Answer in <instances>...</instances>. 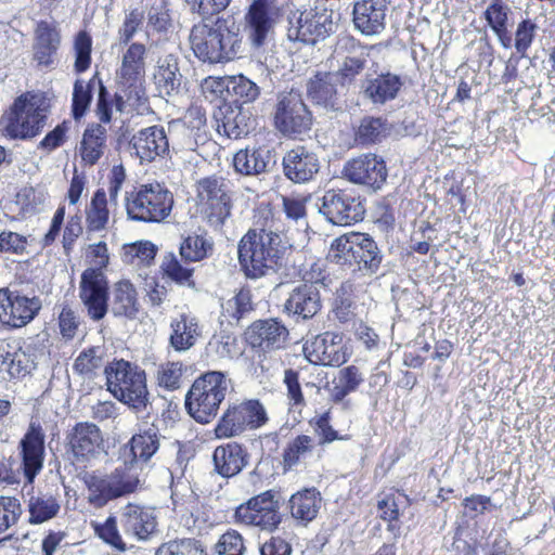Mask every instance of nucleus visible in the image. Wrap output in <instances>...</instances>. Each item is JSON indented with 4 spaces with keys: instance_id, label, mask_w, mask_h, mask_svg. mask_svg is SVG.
Segmentation results:
<instances>
[{
    "instance_id": "obj_8",
    "label": "nucleus",
    "mask_w": 555,
    "mask_h": 555,
    "mask_svg": "<svg viewBox=\"0 0 555 555\" xmlns=\"http://www.w3.org/2000/svg\"><path fill=\"white\" fill-rule=\"evenodd\" d=\"M126 212L129 219L141 222H160L171 212L173 195L159 183L143 184L127 193Z\"/></svg>"
},
{
    "instance_id": "obj_34",
    "label": "nucleus",
    "mask_w": 555,
    "mask_h": 555,
    "mask_svg": "<svg viewBox=\"0 0 555 555\" xmlns=\"http://www.w3.org/2000/svg\"><path fill=\"white\" fill-rule=\"evenodd\" d=\"M33 367L30 357L17 341H0V373L10 378L26 376Z\"/></svg>"
},
{
    "instance_id": "obj_59",
    "label": "nucleus",
    "mask_w": 555,
    "mask_h": 555,
    "mask_svg": "<svg viewBox=\"0 0 555 555\" xmlns=\"http://www.w3.org/2000/svg\"><path fill=\"white\" fill-rule=\"evenodd\" d=\"M28 236L3 230L0 232V251L4 254L24 255L27 253Z\"/></svg>"
},
{
    "instance_id": "obj_18",
    "label": "nucleus",
    "mask_w": 555,
    "mask_h": 555,
    "mask_svg": "<svg viewBox=\"0 0 555 555\" xmlns=\"http://www.w3.org/2000/svg\"><path fill=\"white\" fill-rule=\"evenodd\" d=\"M282 17L276 0H254L245 15V30L255 47H261Z\"/></svg>"
},
{
    "instance_id": "obj_23",
    "label": "nucleus",
    "mask_w": 555,
    "mask_h": 555,
    "mask_svg": "<svg viewBox=\"0 0 555 555\" xmlns=\"http://www.w3.org/2000/svg\"><path fill=\"white\" fill-rule=\"evenodd\" d=\"M22 467L26 483L24 489L31 486L36 476L41 472L44 460V434L39 424L30 423L27 433L20 442Z\"/></svg>"
},
{
    "instance_id": "obj_26",
    "label": "nucleus",
    "mask_w": 555,
    "mask_h": 555,
    "mask_svg": "<svg viewBox=\"0 0 555 555\" xmlns=\"http://www.w3.org/2000/svg\"><path fill=\"white\" fill-rule=\"evenodd\" d=\"M69 447L79 462H89L101 454L103 437L100 428L92 423H78L68 435Z\"/></svg>"
},
{
    "instance_id": "obj_42",
    "label": "nucleus",
    "mask_w": 555,
    "mask_h": 555,
    "mask_svg": "<svg viewBox=\"0 0 555 555\" xmlns=\"http://www.w3.org/2000/svg\"><path fill=\"white\" fill-rule=\"evenodd\" d=\"M29 487L30 490H33V487ZM25 495L28 496L26 503L30 524L38 525L46 522L54 518L61 509L59 499L51 493H34L33 491H28Z\"/></svg>"
},
{
    "instance_id": "obj_46",
    "label": "nucleus",
    "mask_w": 555,
    "mask_h": 555,
    "mask_svg": "<svg viewBox=\"0 0 555 555\" xmlns=\"http://www.w3.org/2000/svg\"><path fill=\"white\" fill-rule=\"evenodd\" d=\"M107 204L106 192L103 189L96 190L90 204L86 208V224L88 231L98 232L106 228L109 220Z\"/></svg>"
},
{
    "instance_id": "obj_41",
    "label": "nucleus",
    "mask_w": 555,
    "mask_h": 555,
    "mask_svg": "<svg viewBox=\"0 0 555 555\" xmlns=\"http://www.w3.org/2000/svg\"><path fill=\"white\" fill-rule=\"evenodd\" d=\"M335 59L337 69L331 72L339 81L341 88L350 86L366 67L367 54L361 49L353 50L349 54L336 51Z\"/></svg>"
},
{
    "instance_id": "obj_28",
    "label": "nucleus",
    "mask_w": 555,
    "mask_h": 555,
    "mask_svg": "<svg viewBox=\"0 0 555 555\" xmlns=\"http://www.w3.org/2000/svg\"><path fill=\"white\" fill-rule=\"evenodd\" d=\"M130 144L141 162H153L169 153L168 133L163 127L152 126L141 129L133 134Z\"/></svg>"
},
{
    "instance_id": "obj_19",
    "label": "nucleus",
    "mask_w": 555,
    "mask_h": 555,
    "mask_svg": "<svg viewBox=\"0 0 555 555\" xmlns=\"http://www.w3.org/2000/svg\"><path fill=\"white\" fill-rule=\"evenodd\" d=\"M319 211L334 225H350L361 221L365 208L361 201L343 191L328 190L322 196Z\"/></svg>"
},
{
    "instance_id": "obj_32",
    "label": "nucleus",
    "mask_w": 555,
    "mask_h": 555,
    "mask_svg": "<svg viewBox=\"0 0 555 555\" xmlns=\"http://www.w3.org/2000/svg\"><path fill=\"white\" fill-rule=\"evenodd\" d=\"M61 44V35L56 25L41 21L37 24L34 34V60L40 66H50L54 63Z\"/></svg>"
},
{
    "instance_id": "obj_3",
    "label": "nucleus",
    "mask_w": 555,
    "mask_h": 555,
    "mask_svg": "<svg viewBox=\"0 0 555 555\" xmlns=\"http://www.w3.org/2000/svg\"><path fill=\"white\" fill-rule=\"evenodd\" d=\"M147 49L141 42L128 44L122 53L117 70L118 91L115 93V108L140 111L145 107L147 98L143 81L146 70Z\"/></svg>"
},
{
    "instance_id": "obj_11",
    "label": "nucleus",
    "mask_w": 555,
    "mask_h": 555,
    "mask_svg": "<svg viewBox=\"0 0 555 555\" xmlns=\"http://www.w3.org/2000/svg\"><path fill=\"white\" fill-rule=\"evenodd\" d=\"M268 421L267 410L259 400L250 399L232 403L219 418L215 435L219 439L237 437L245 431L262 427Z\"/></svg>"
},
{
    "instance_id": "obj_16",
    "label": "nucleus",
    "mask_w": 555,
    "mask_h": 555,
    "mask_svg": "<svg viewBox=\"0 0 555 555\" xmlns=\"http://www.w3.org/2000/svg\"><path fill=\"white\" fill-rule=\"evenodd\" d=\"M79 298L92 321H101L108 311V281L100 269H86L79 282Z\"/></svg>"
},
{
    "instance_id": "obj_1",
    "label": "nucleus",
    "mask_w": 555,
    "mask_h": 555,
    "mask_svg": "<svg viewBox=\"0 0 555 555\" xmlns=\"http://www.w3.org/2000/svg\"><path fill=\"white\" fill-rule=\"evenodd\" d=\"M194 55L204 63H227L243 52V37L231 18L217 17L194 24L189 36Z\"/></svg>"
},
{
    "instance_id": "obj_52",
    "label": "nucleus",
    "mask_w": 555,
    "mask_h": 555,
    "mask_svg": "<svg viewBox=\"0 0 555 555\" xmlns=\"http://www.w3.org/2000/svg\"><path fill=\"white\" fill-rule=\"evenodd\" d=\"M386 124L382 118L364 117L354 133V140L361 145L377 143L385 137Z\"/></svg>"
},
{
    "instance_id": "obj_55",
    "label": "nucleus",
    "mask_w": 555,
    "mask_h": 555,
    "mask_svg": "<svg viewBox=\"0 0 555 555\" xmlns=\"http://www.w3.org/2000/svg\"><path fill=\"white\" fill-rule=\"evenodd\" d=\"M155 555H206L199 541L180 539L160 545Z\"/></svg>"
},
{
    "instance_id": "obj_48",
    "label": "nucleus",
    "mask_w": 555,
    "mask_h": 555,
    "mask_svg": "<svg viewBox=\"0 0 555 555\" xmlns=\"http://www.w3.org/2000/svg\"><path fill=\"white\" fill-rule=\"evenodd\" d=\"M104 347L92 346L83 349L75 359L73 369L79 375L92 378L104 364Z\"/></svg>"
},
{
    "instance_id": "obj_20",
    "label": "nucleus",
    "mask_w": 555,
    "mask_h": 555,
    "mask_svg": "<svg viewBox=\"0 0 555 555\" xmlns=\"http://www.w3.org/2000/svg\"><path fill=\"white\" fill-rule=\"evenodd\" d=\"M249 346L259 354L283 349L288 340L286 325L276 318L257 320L245 332Z\"/></svg>"
},
{
    "instance_id": "obj_49",
    "label": "nucleus",
    "mask_w": 555,
    "mask_h": 555,
    "mask_svg": "<svg viewBox=\"0 0 555 555\" xmlns=\"http://www.w3.org/2000/svg\"><path fill=\"white\" fill-rule=\"evenodd\" d=\"M212 241L203 234H191L180 244V255L186 261H201L212 250Z\"/></svg>"
},
{
    "instance_id": "obj_45",
    "label": "nucleus",
    "mask_w": 555,
    "mask_h": 555,
    "mask_svg": "<svg viewBox=\"0 0 555 555\" xmlns=\"http://www.w3.org/2000/svg\"><path fill=\"white\" fill-rule=\"evenodd\" d=\"M221 124L218 125V131L221 129L228 138L238 139L248 134L250 130L249 116L240 107L225 105L220 109Z\"/></svg>"
},
{
    "instance_id": "obj_29",
    "label": "nucleus",
    "mask_w": 555,
    "mask_h": 555,
    "mask_svg": "<svg viewBox=\"0 0 555 555\" xmlns=\"http://www.w3.org/2000/svg\"><path fill=\"white\" fill-rule=\"evenodd\" d=\"M387 0H359L353 4L354 27L365 36L380 34L385 29Z\"/></svg>"
},
{
    "instance_id": "obj_62",
    "label": "nucleus",
    "mask_w": 555,
    "mask_h": 555,
    "mask_svg": "<svg viewBox=\"0 0 555 555\" xmlns=\"http://www.w3.org/2000/svg\"><path fill=\"white\" fill-rule=\"evenodd\" d=\"M283 383L286 386V396L292 409H301L305 404V397L299 384L298 373L292 369L284 371Z\"/></svg>"
},
{
    "instance_id": "obj_10",
    "label": "nucleus",
    "mask_w": 555,
    "mask_h": 555,
    "mask_svg": "<svg viewBox=\"0 0 555 555\" xmlns=\"http://www.w3.org/2000/svg\"><path fill=\"white\" fill-rule=\"evenodd\" d=\"M50 104L43 93L27 92L18 96L9 116L7 131L13 138L37 135L46 125Z\"/></svg>"
},
{
    "instance_id": "obj_9",
    "label": "nucleus",
    "mask_w": 555,
    "mask_h": 555,
    "mask_svg": "<svg viewBox=\"0 0 555 555\" xmlns=\"http://www.w3.org/2000/svg\"><path fill=\"white\" fill-rule=\"evenodd\" d=\"M196 198L204 220L212 229L221 230L233 208L229 181L216 175L199 179L196 182Z\"/></svg>"
},
{
    "instance_id": "obj_40",
    "label": "nucleus",
    "mask_w": 555,
    "mask_h": 555,
    "mask_svg": "<svg viewBox=\"0 0 555 555\" xmlns=\"http://www.w3.org/2000/svg\"><path fill=\"white\" fill-rule=\"evenodd\" d=\"M321 502V494L315 488L298 491L288 501L291 515L300 524L307 525L317 517Z\"/></svg>"
},
{
    "instance_id": "obj_27",
    "label": "nucleus",
    "mask_w": 555,
    "mask_h": 555,
    "mask_svg": "<svg viewBox=\"0 0 555 555\" xmlns=\"http://www.w3.org/2000/svg\"><path fill=\"white\" fill-rule=\"evenodd\" d=\"M120 524L127 535L143 541L156 532L157 516L154 508L128 504L121 511Z\"/></svg>"
},
{
    "instance_id": "obj_7",
    "label": "nucleus",
    "mask_w": 555,
    "mask_h": 555,
    "mask_svg": "<svg viewBox=\"0 0 555 555\" xmlns=\"http://www.w3.org/2000/svg\"><path fill=\"white\" fill-rule=\"evenodd\" d=\"M88 502L99 508L109 501L133 493L140 486L138 467L127 461L109 474L93 473L85 477Z\"/></svg>"
},
{
    "instance_id": "obj_21",
    "label": "nucleus",
    "mask_w": 555,
    "mask_h": 555,
    "mask_svg": "<svg viewBox=\"0 0 555 555\" xmlns=\"http://www.w3.org/2000/svg\"><path fill=\"white\" fill-rule=\"evenodd\" d=\"M304 353L312 364L339 366L348 359L343 335L325 332L313 337L304 345Z\"/></svg>"
},
{
    "instance_id": "obj_25",
    "label": "nucleus",
    "mask_w": 555,
    "mask_h": 555,
    "mask_svg": "<svg viewBox=\"0 0 555 555\" xmlns=\"http://www.w3.org/2000/svg\"><path fill=\"white\" fill-rule=\"evenodd\" d=\"M284 176L294 183H307L320 171L318 155L305 146H296L285 153L282 159Z\"/></svg>"
},
{
    "instance_id": "obj_30",
    "label": "nucleus",
    "mask_w": 555,
    "mask_h": 555,
    "mask_svg": "<svg viewBox=\"0 0 555 555\" xmlns=\"http://www.w3.org/2000/svg\"><path fill=\"white\" fill-rule=\"evenodd\" d=\"M339 81L331 72H318L307 83L310 101L327 112L343 109V102L337 90Z\"/></svg>"
},
{
    "instance_id": "obj_4",
    "label": "nucleus",
    "mask_w": 555,
    "mask_h": 555,
    "mask_svg": "<svg viewBox=\"0 0 555 555\" xmlns=\"http://www.w3.org/2000/svg\"><path fill=\"white\" fill-rule=\"evenodd\" d=\"M328 259L352 271L375 273L382 262V253L376 242L366 233L349 232L335 238Z\"/></svg>"
},
{
    "instance_id": "obj_43",
    "label": "nucleus",
    "mask_w": 555,
    "mask_h": 555,
    "mask_svg": "<svg viewBox=\"0 0 555 555\" xmlns=\"http://www.w3.org/2000/svg\"><path fill=\"white\" fill-rule=\"evenodd\" d=\"M511 8L503 0H492L486 9L483 16L487 24L498 37L499 42L505 49L512 47V37L508 33V20Z\"/></svg>"
},
{
    "instance_id": "obj_64",
    "label": "nucleus",
    "mask_w": 555,
    "mask_h": 555,
    "mask_svg": "<svg viewBox=\"0 0 555 555\" xmlns=\"http://www.w3.org/2000/svg\"><path fill=\"white\" fill-rule=\"evenodd\" d=\"M216 548L220 555H243L245 552L243 537L235 530H229L220 537Z\"/></svg>"
},
{
    "instance_id": "obj_47",
    "label": "nucleus",
    "mask_w": 555,
    "mask_h": 555,
    "mask_svg": "<svg viewBox=\"0 0 555 555\" xmlns=\"http://www.w3.org/2000/svg\"><path fill=\"white\" fill-rule=\"evenodd\" d=\"M363 374L356 365H349L338 372L337 379L333 383L331 397L334 402L343 401L349 393L354 392L363 383Z\"/></svg>"
},
{
    "instance_id": "obj_17",
    "label": "nucleus",
    "mask_w": 555,
    "mask_h": 555,
    "mask_svg": "<svg viewBox=\"0 0 555 555\" xmlns=\"http://www.w3.org/2000/svg\"><path fill=\"white\" fill-rule=\"evenodd\" d=\"M42 307L37 296L28 297L18 291L0 288V324L21 328L30 323Z\"/></svg>"
},
{
    "instance_id": "obj_37",
    "label": "nucleus",
    "mask_w": 555,
    "mask_h": 555,
    "mask_svg": "<svg viewBox=\"0 0 555 555\" xmlns=\"http://www.w3.org/2000/svg\"><path fill=\"white\" fill-rule=\"evenodd\" d=\"M181 79L178 56L171 53L160 56L154 72V82L159 93L164 95L177 93L181 86Z\"/></svg>"
},
{
    "instance_id": "obj_61",
    "label": "nucleus",
    "mask_w": 555,
    "mask_h": 555,
    "mask_svg": "<svg viewBox=\"0 0 555 555\" xmlns=\"http://www.w3.org/2000/svg\"><path fill=\"white\" fill-rule=\"evenodd\" d=\"M20 501L11 496H0V533L15 525L21 515Z\"/></svg>"
},
{
    "instance_id": "obj_38",
    "label": "nucleus",
    "mask_w": 555,
    "mask_h": 555,
    "mask_svg": "<svg viewBox=\"0 0 555 555\" xmlns=\"http://www.w3.org/2000/svg\"><path fill=\"white\" fill-rule=\"evenodd\" d=\"M106 129L102 125L95 124L86 128L78 147L83 165L93 166L100 160L106 150Z\"/></svg>"
},
{
    "instance_id": "obj_15",
    "label": "nucleus",
    "mask_w": 555,
    "mask_h": 555,
    "mask_svg": "<svg viewBox=\"0 0 555 555\" xmlns=\"http://www.w3.org/2000/svg\"><path fill=\"white\" fill-rule=\"evenodd\" d=\"M167 133L175 152L196 151L208 140L205 112L201 107H191L183 119L169 124Z\"/></svg>"
},
{
    "instance_id": "obj_51",
    "label": "nucleus",
    "mask_w": 555,
    "mask_h": 555,
    "mask_svg": "<svg viewBox=\"0 0 555 555\" xmlns=\"http://www.w3.org/2000/svg\"><path fill=\"white\" fill-rule=\"evenodd\" d=\"M156 256V247L149 241H140L124 246L122 259L135 267L150 266Z\"/></svg>"
},
{
    "instance_id": "obj_35",
    "label": "nucleus",
    "mask_w": 555,
    "mask_h": 555,
    "mask_svg": "<svg viewBox=\"0 0 555 555\" xmlns=\"http://www.w3.org/2000/svg\"><path fill=\"white\" fill-rule=\"evenodd\" d=\"M111 311L114 317L133 320L137 318L140 304L133 284L128 280L118 281L112 289Z\"/></svg>"
},
{
    "instance_id": "obj_6",
    "label": "nucleus",
    "mask_w": 555,
    "mask_h": 555,
    "mask_svg": "<svg viewBox=\"0 0 555 555\" xmlns=\"http://www.w3.org/2000/svg\"><path fill=\"white\" fill-rule=\"evenodd\" d=\"M107 389L120 402L137 412H142L150 403L146 375L132 363L118 360L105 366Z\"/></svg>"
},
{
    "instance_id": "obj_14",
    "label": "nucleus",
    "mask_w": 555,
    "mask_h": 555,
    "mask_svg": "<svg viewBox=\"0 0 555 555\" xmlns=\"http://www.w3.org/2000/svg\"><path fill=\"white\" fill-rule=\"evenodd\" d=\"M236 521L272 532L282 521L280 501L273 490L264 491L241 504L235 511Z\"/></svg>"
},
{
    "instance_id": "obj_12",
    "label": "nucleus",
    "mask_w": 555,
    "mask_h": 555,
    "mask_svg": "<svg viewBox=\"0 0 555 555\" xmlns=\"http://www.w3.org/2000/svg\"><path fill=\"white\" fill-rule=\"evenodd\" d=\"M332 11H294L287 16L286 35L291 41L315 44L333 31Z\"/></svg>"
},
{
    "instance_id": "obj_24",
    "label": "nucleus",
    "mask_w": 555,
    "mask_h": 555,
    "mask_svg": "<svg viewBox=\"0 0 555 555\" xmlns=\"http://www.w3.org/2000/svg\"><path fill=\"white\" fill-rule=\"evenodd\" d=\"M322 308L318 283L306 282L295 286L288 294L283 311L297 321L312 319Z\"/></svg>"
},
{
    "instance_id": "obj_50",
    "label": "nucleus",
    "mask_w": 555,
    "mask_h": 555,
    "mask_svg": "<svg viewBox=\"0 0 555 555\" xmlns=\"http://www.w3.org/2000/svg\"><path fill=\"white\" fill-rule=\"evenodd\" d=\"M185 371L186 366L180 361L160 363L155 373L156 383L166 390H177L182 385V377Z\"/></svg>"
},
{
    "instance_id": "obj_2",
    "label": "nucleus",
    "mask_w": 555,
    "mask_h": 555,
    "mask_svg": "<svg viewBox=\"0 0 555 555\" xmlns=\"http://www.w3.org/2000/svg\"><path fill=\"white\" fill-rule=\"evenodd\" d=\"M285 246L278 231L250 229L238 243V260L249 279H260L282 267Z\"/></svg>"
},
{
    "instance_id": "obj_36",
    "label": "nucleus",
    "mask_w": 555,
    "mask_h": 555,
    "mask_svg": "<svg viewBox=\"0 0 555 555\" xmlns=\"http://www.w3.org/2000/svg\"><path fill=\"white\" fill-rule=\"evenodd\" d=\"M212 460L215 469L219 475L233 477L246 465V452L241 444L231 442L217 447Z\"/></svg>"
},
{
    "instance_id": "obj_53",
    "label": "nucleus",
    "mask_w": 555,
    "mask_h": 555,
    "mask_svg": "<svg viewBox=\"0 0 555 555\" xmlns=\"http://www.w3.org/2000/svg\"><path fill=\"white\" fill-rule=\"evenodd\" d=\"M227 89L232 91L236 101L242 103H253L260 95V88L253 80L244 75L228 77Z\"/></svg>"
},
{
    "instance_id": "obj_33",
    "label": "nucleus",
    "mask_w": 555,
    "mask_h": 555,
    "mask_svg": "<svg viewBox=\"0 0 555 555\" xmlns=\"http://www.w3.org/2000/svg\"><path fill=\"white\" fill-rule=\"evenodd\" d=\"M202 335L198 319L189 313H180L170 321L169 345L178 352L191 349Z\"/></svg>"
},
{
    "instance_id": "obj_13",
    "label": "nucleus",
    "mask_w": 555,
    "mask_h": 555,
    "mask_svg": "<svg viewBox=\"0 0 555 555\" xmlns=\"http://www.w3.org/2000/svg\"><path fill=\"white\" fill-rule=\"evenodd\" d=\"M274 122L286 137L298 138L310 131L312 116L299 92L291 90L279 94Z\"/></svg>"
},
{
    "instance_id": "obj_63",
    "label": "nucleus",
    "mask_w": 555,
    "mask_h": 555,
    "mask_svg": "<svg viewBox=\"0 0 555 555\" xmlns=\"http://www.w3.org/2000/svg\"><path fill=\"white\" fill-rule=\"evenodd\" d=\"M186 2L191 11L197 13L202 17V21H205L212 20L215 15L224 11L231 0H186Z\"/></svg>"
},
{
    "instance_id": "obj_22",
    "label": "nucleus",
    "mask_w": 555,
    "mask_h": 555,
    "mask_svg": "<svg viewBox=\"0 0 555 555\" xmlns=\"http://www.w3.org/2000/svg\"><path fill=\"white\" fill-rule=\"evenodd\" d=\"M343 173L348 181L373 190H379L387 179L385 162L372 153L361 154L348 160Z\"/></svg>"
},
{
    "instance_id": "obj_60",
    "label": "nucleus",
    "mask_w": 555,
    "mask_h": 555,
    "mask_svg": "<svg viewBox=\"0 0 555 555\" xmlns=\"http://www.w3.org/2000/svg\"><path fill=\"white\" fill-rule=\"evenodd\" d=\"M538 25L532 20H524L518 23L515 31V43L516 51L522 56L526 55L528 49L531 47Z\"/></svg>"
},
{
    "instance_id": "obj_44",
    "label": "nucleus",
    "mask_w": 555,
    "mask_h": 555,
    "mask_svg": "<svg viewBox=\"0 0 555 555\" xmlns=\"http://www.w3.org/2000/svg\"><path fill=\"white\" fill-rule=\"evenodd\" d=\"M159 433L154 425L133 435L125 450L129 446L132 459L129 463L137 466L138 462L146 463L159 449Z\"/></svg>"
},
{
    "instance_id": "obj_56",
    "label": "nucleus",
    "mask_w": 555,
    "mask_h": 555,
    "mask_svg": "<svg viewBox=\"0 0 555 555\" xmlns=\"http://www.w3.org/2000/svg\"><path fill=\"white\" fill-rule=\"evenodd\" d=\"M312 450V439L309 436L300 435L297 436L284 451V463L288 467H292L299 463V461L306 457Z\"/></svg>"
},
{
    "instance_id": "obj_54",
    "label": "nucleus",
    "mask_w": 555,
    "mask_h": 555,
    "mask_svg": "<svg viewBox=\"0 0 555 555\" xmlns=\"http://www.w3.org/2000/svg\"><path fill=\"white\" fill-rule=\"evenodd\" d=\"M162 269L170 280L178 284L191 285L193 268L188 263L183 264L175 254H168L164 257Z\"/></svg>"
},
{
    "instance_id": "obj_58",
    "label": "nucleus",
    "mask_w": 555,
    "mask_h": 555,
    "mask_svg": "<svg viewBox=\"0 0 555 555\" xmlns=\"http://www.w3.org/2000/svg\"><path fill=\"white\" fill-rule=\"evenodd\" d=\"M222 309L231 318L238 321L253 310L250 292L246 289L240 291L233 298L222 305Z\"/></svg>"
},
{
    "instance_id": "obj_39",
    "label": "nucleus",
    "mask_w": 555,
    "mask_h": 555,
    "mask_svg": "<svg viewBox=\"0 0 555 555\" xmlns=\"http://www.w3.org/2000/svg\"><path fill=\"white\" fill-rule=\"evenodd\" d=\"M402 87L399 76L383 74L373 79H367L362 85L364 96L374 104H385L393 100Z\"/></svg>"
},
{
    "instance_id": "obj_57",
    "label": "nucleus",
    "mask_w": 555,
    "mask_h": 555,
    "mask_svg": "<svg viewBox=\"0 0 555 555\" xmlns=\"http://www.w3.org/2000/svg\"><path fill=\"white\" fill-rule=\"evenodd\" d=\"M92 39L86 31H79L75 38V69L78 73L87 70L91 63Z\"/></svg>"
},
{
    "instance_id": "obj_5",
    "label": "nucleus",
    "mask_w": 555,
    "mask_h": 555,
    "mask_svg": "<svg viewBox=\"0 0 555 555\" xmlns=\"http://www.w3.org/2000/svg\"><path fill=\"white\" fill-rule=\"evenodd\" d=\"M230 379L220 371H209L199 375L185 396V409L197 423L212 421L225 399Z\"/></svg>"
},
{
    "instance_id": "obj_31",
    "label": "nucleus",
    "mask_w": 555,
    "mask_h": 555,
    "mask_svg": "<svg viewBox=\"0 0 555 555\" xmlns=\"http://www.w3.org/2000/svg\"><path fill=\"white\" fill-rule=\"evenodd\" d=\"M275 163L274 150L267 145L240 150L233 157L235 172L243 176H259L268 172Z\"/></svg>"
}]
</instances>
